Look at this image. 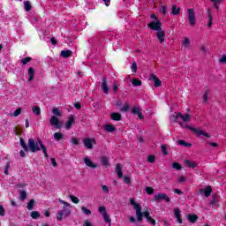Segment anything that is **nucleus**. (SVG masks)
I'll use <instances>...</instances> for the list:
<instances>
[{"label":"nucleus","mask_w":226,"mask_h":226,"mask_svg":"<svg viewBox=\"0 0 226 226\" xmlns=\"http://www.w3.org/2000/svg\"><path fill=\"white\" fill-rule=\"evenodd\" d=\"M99 213L102 215L105 223L111 226L112 219H110V216H109V213H107L105 207H99Z\"/></svg>","instance_id":"nucleus-6"},{"label":"nucleus","mask_w":226,"mask_h":226,"mask_svg":"<svg viewBox=\"0 0 226 226\" xmlns=\"http://www.w3.org/2000/svg\"><path fill=\"white\" fill-rule=\"evenodd\" d=\"M147 222H149V223H151V225H156V221H154V219H153V217H151L149 219V221H147Z\"/></svg>","instance_id":"nucleus-61"},{"label":"nucleus","mask_w":226,"mask_h":226,"mask_svg":"<svg viewBox=\"0 0 226 226\" xmlns=\"http://www.w3.org/2000/svg\"><path fill=\"white\" fill-rule=\"evenodd\" d=\"M111 119L113 121H121V114L115 112L111 114Z\"/></svg>","instance_id":"nucleus-29"},{"label":"nucleus","mask_w":226,"mask_h":226,"mask_svg":"<svg viewBox=\"0 0 226 226\" xmlns=\"http://www.w3.org/2000/svg\"><path fill=\"white\" fill-rule=\"evenodd\" d=\"M132 114L138 116L139 119H144V115H142V109L139 106L132 107L131 110Z\"/></svg>","instance_id":"nucleus-12"},{"label":"nucleus","mask_w":226,"mask_h":226,"mask_svg":"<svg viewBox=\"0 0 226 226\" xmlns=\"http://www.w3.org/2000/svg\"><path fill=\"white\" fill-rule=\"evenodd\" d=\"M81 210L87 215H91V210L87 209L86 207H81Z\"/></svg>","instance_id":"nucleus-47"},{"label":"nucleus","mask_w":226,"mask_h":226,"mask_svg":"<svg viewBox=\"0 0 226 226\" xmlns=\"http://www.w3.org/2000/svg\"><path fill=\"white\" fill-rule=\"evenodd\" d=\"M72 144H74V146H79V140L75 138H72L71 139Z\"/></svg>","instance_id":"nucleus-57"},{"label":"nucleus","mask_w":226,"mask_h":226,"mask_svg":"<svg viewBox=\"0 0 226 226\" xmlns=\"http://www.w3.org/2000/svg\"><path fill=\"white\" fill-rule=\"evenodd\" d=\"M102 189L104 193H109V186L107 185H102Z\"/></svg>","instance_id":"nucleus-58"},{"label":"nucleus","mask_w":226,"mask_h":226,"mask_svg":"<svg viewBox=\"0 0 226 226\" xmlns=\"http://www.w3.org/2000/svg\"><path fill=\"white\" fill-rule=\"evenodd\" d=\"M174 193H177V195H183V192L179 189H175Z\"/></svg>","instance_id":"nucleus-62"},{"label":"nucleus","mask_w":226,"mask_h":226,"mask_svg":"<svg viewBox=\"0 0 226 226\" xmlns=\"http://www.w3.org/2000/svg\"><path fill=\"white\" fill-rule=\"evenodd\" d=\"M84 162L85 165H87V167H89L90 169H96V167H98V165L93 162V161H91V159H89L88 157H85Z\"/></svg>","instance_id":"nucleus-17"},{"label":"nucleus","mask_w":226,"mask_h":226,"mask_svg":"<svg viewBox=\"0 0 226 226\" xmlns=\"http://www.w3.org/2000/svg\"><path fill=\"white\" fill-rule=\"evenodd\" d=\"M58 202L64 206L63 210L58 211L56 214V220L61 221L63 220V216H70L72 215V211L70 210L72 205L63 200H58Z\"/></svg>","instance_id":"nucleus-3"},{"label":"nucleus","mask_w":226,"mask_h":226,"mask_svg":"<svg viewBox=\"0 0 226 226\" xmlns=\"http://www.w3.org/2000/svg\"><path fill=\"white\" fill-rule=\"evenodd\" d=\"M200 195H205V197H211V193L213 192V189L211 186H207L205 188L200 189Z\"/></svg>","instance_id":"nucleus-13"},{"label":"nucleus","mask_w":226,"mask_h":226,"mask_svg":"<svg viewBox=\"0 0 226 226\" xmlns=\"http://www.w3.org/2000/svg\"><path fill=\"white\" fill-rule=\"evenodd\" d=\"M219 63H221V64H226V54L221 56Z\"/></svg>","instance_id":"nucleus-41"},{"label":"nucleus","mask_w":226,"mask_h":226,"mask_svg":"<svg viewBox=\"0 0 226 226\" xmlns=\"http://www.w3.org/2000/svg\"><path fill=\"white\" fill-rule=\"evenodd\" d=\"M116 167V173L117 177L121 179V177H123V167L121 166V164H117Z\"/></svg>","instance_id":"nucleus-23"},{"label":"nucleus","mask_w":226,"mask_h":226,"mask_svg":"<svg viewBox=\"0 0 226 226\" xmlns=\"http://www.w3.org/2000/svg\"><path fill=\"white\" fill-rule=\"evenodd\" d=\"M73 54V52H72V50L68 49V50H62L60 53L61 57L66 58V57H70V56H72Z\"/></svg>","instance_id":"nucleus-25"},{"label":"nucleus","mask_w":226,"mask_h":226,"mask_svg":"<svg viewBox=\"0 0 226 226\" xmlns=\"http://www.w3.org/2000/svg\"><path fill=\"white\" fill-rule=\"evenodd\" d=\"M10 170V164H6L5 165V170H4V174L6 175V176H8V170Z\"/></svg>","instance_id":"nucleus-60"},{"label":"nucleus","mask_w":226,"mask_h":226,"mask_svg":"<svg viewBox=\"0 0 226 226\" xmlns=\"http://www.w3.org/2000/svg\"><path fill=\"white\" fill-rule=\"evenodd\" d=\"M40 146L42 149V152L44 153L45 158H49V154H47V147L43 145V142L41 140H38V143L34 141V139H28V149L31 151V153H36L41 150Z\"/></svg>","instance_id":"nucleus-2"},{"label":"nucleus","mask_w":226,"mask_h":226,"mask_svg":"<svg viewBox=\"0 0 226 226\" xmlns=\"http://www.w3.org/2000/svg\"><path fill=\"white\" fill-rule=\"evenodd\" d=\"M155 34L160 43H163L165 41V32L162 28L155 32Z\"/></svg>","instance_id":"nucleus-16"},{"label":"nucleus","mask_w":226,"mask_h":226,"mask_svg":"<svg viewBox=\"0 0 226 226\" xmlns=\"http://www.w3.org/2000/svg\"><path fill=\"white\" fill-rule=\"evenodd\" d=\"M73 123H75V117H73V116L69 117L68 120L65 123L66 130H70V128H72V124H73Z\"/></svg>","instance_id":"nucleus-19"},{"label":"nucleus","mask_w":226,"mask_h":226,"mask_svg":"<svg viewBox=\"0 0 226 226\" xmlns=\"http://www.w3.org/2000/svg\"><path fill=\"white\" fill-rule=\"evenodd\" d=\"M131 70L132 72V73H137V63L133 62L132 66H131Z\"/></svg>","instance_id":"nucleus-46"},{"label":"nucleus","mask_w":226,"mask_h":226,"mask_svg":"<svg viewBox=\"0 0 226 226\" xmlns=\"http://www.w3.org/2000/svg\"><path fill=\"white\" fill-rule=\"evenodd\" d=\"M177 144H179V146H185V147H192V144L186 143V141L183 139L178 140Z\"/></svg>","instance_id":"nucleus-35"},{"label":"nucleus","mask_w":226,"mask_h":226,"mask_svg":"<svg viewBox=\"0 0 226 226\" xmlns=\"http://www.w3.org/2000/svg\"><path fill=\"white\" fill-rule=\"evenodd\" d=\"M185 163L187 167H189V169H195V167H197V162H195L185 160Z\"/></svg>","instance_id":"nucleus-27"},{"label":"nucleus","mask_w":226,"mask_h":226,"mask_svg":"<svg viewBox=\"0 0 226 226\" xmlns=\"http://www.w3.org/2000/svg\"><path fill=\"white\" fill-rule=\"evenodd\" d=\"M187 19L189 20L190 26H193L197 24V17L195 16V10L187 9Z\"/></svg>","instance_id":"nucleus-7"},{"label":"nucleus","mask_w":226,"mask_h":226,"mask_svg":"<svg viewBox=\"0 0 226 226\" xmlns=\"http://www.w3.org/2000/svg\"><path fill=\"white\" fill-rule=\"evenodd\" d=\"M187 218L191 223H195V222H197L199 220V216H197V215H193V214H188Z\"/></svg>","instance_id":"nucleus-21"},{"label":"nucleus","mask_w":226,"mask_h":226,"mask_svg":"<svg viewBox=\"0 0 226 226\" xmlns=\"http://www.w3.org/2000/svg\"><path fill=\"white\" fill-rule=\"evenodd\" d=\"M20 146L21 147H23V149L25 151H29V147H27V146L26 145V142H24V139H20Z\"/></svg>","instance_id":"nucleus-44"},{"label":"nucleus","mask_w":226,"mask_h":226,"mask_svg":"<svg viewBox=\"0 0 226 226\" xmlns=\"http://www.w3.org/2000/svg\"><path fill=\"white\" fill-rule=\"evenodd\" d=\"M104 130L108 133H112L113 132H116V127L110 124H107L104 125Z\"/></svg>","instance_id":"nucleus-20"},{"label":"nucleus","mask_w":226,"mask_h":226,"mask_svg":"<svg viewBox=\"0 0 226 226\" xmlns=\"http://www.w3.org/2000/svg\"><path fill=\"white\" fill-rule=\"evenodd\" d=\"M147 26L152 29V31L158 32L162 30V22L160 20L152 21L147 24Z\"/></svg>","instance_id":"nucleus-8"},{"label":"nucleus","mask_w":226,"mask_h":226,"mask_svg":"<svg viewBox=\"0 0 226 226\" xmlns=\"http://www.w3.org/2000/svg\"><path fill=\"white\" fill-rule=\"evenodd\" d=\"M32 112L35 114V116H40V114H41V109H40V107L34 106V108H32Z\"/></svg>","instance_id":"nucleus-31"},{"label":"nucleus","mask_w":226,"mask_h":226,"mask_svg":"<svg viewBox=\"0 0 226 226\" xmlns=\"http://www.w3.org/2000/svg\"><path fill=\"white\" fill-rule=\"evenodd\" d=\"M124 183H125V185H130L132 183V179L128 176H124Z\"/></svg>","instance_id":"nucleus-51"},{"label":"nucleus","mask_w":226,"mask_h":226,"mask_svg":"<svg viewBox=\"0 0 226 226\" xmlns=\"http://www.w3.org/2000/svg\"><path fill=\"white\" fill-rule=\"evenodd\" d=\"M113 91L114 93H117V85L116 83L113 84Z\"/></svg>","instance_id":"nucleus-64"},{"label":"nucleus","mask_w":226,"mask_h":226,"mask_svg":"<svg viewBox=\"0 0 226 226\" xmlns=\"http://www.w3.org/2000/svg\"><path fill=\"white\" fill-rule=\"evenodd\" d=\"M216 202H218V195L214 194V195L212 196L211 204H216Z\"/></svg>","instance_id":"nucleus-50"},{"label":"nucleus","mask_w":226,"mask_h":226,"mask_svg":"<svg viewBox=\"0 0 226 226\" xmlns=\"http://www.w3.org/2000/svg\"><path fill=\"white\" fill-rule=\"evenodd\" d=\"M171 117L172 119H174V121H177V119L180 118L184 123H190V121L192 120V115L182 113H175L172 115Z\"/></svg>","instance_id":"nucleus-5"},{"label":"nucleus","mask_w":226,"mask_h":226,"mask_svg":"<svg viewBox=\"0 0 226 226\" xmlns=\"http://www.w3.org/2000/svg\"><path fill=\"white\" fill-rule=\"evenodd\" d=\"M155 160H156V159H155L154 155H149L148 158H147V162H148L149 163H154V161H155Z\"/></svg>","instance_id":"nucleus-52"},{"label":"nucleus","mask_w":226,"mask_h":226,"mask_svg":"<svg viewBox=\"0 0 226 226\" xmlns=\"http://www.w3.org/2000/svg\"><path fill=\"white\" fill-rule=\"evenodd\" d=\"M121 110L122 112H128V110H130V104L128 103L124 104Z\"/></svg>","instance_id":"nucleus-43"},{"label":"nucleus","mask_w":226,"mask_h":226,"mask_svg":"<svg viewBox=\"0 0 226 226\" xmlns=\"http://www.w3.org/2000/svg\"><path fill=\"white\" fill-rule=\"evenodd\" d=\"M33 207H34V200H31L26 206L28 211L33 210Z\"/></svg>","instance_id":"nucleus-37"},{"label":"nucleus","mask_w":226,"mask_h":226,"mask_svg":"<svg viewBox=\"0 0 226 226\" xmlns=\"http://www.w3.org/2000/svg\"><path fill=\"white\" fill-rule=\"evenodd\" d=\"M180 126L181 128H185V129H187V130H191V132H193V133H196L197 134V137H200L203 135V137H206L207 139H209V137H211V135H209V133L204 132L203 130L201 129H197L195 127H192L190 126V124H183V123H180Z\"/></svg>","instance_id":"nucleus-4"},{"label":"nucleus","mask_w":226,"mask_h":226,"mask_svg":"<svg viewBox=\"0 0 226 226\" xmlns=\"http://www.w3.org/2000/svg\"><path fill=\"white\" fill-rule=\"evenodd\" d=\"M49 123L51 126H56L58 130L63 128V123H61L59 121V118H57L56 117H51Z\"/></svg>","instance_id":"nucleus-9"},{"label":"nucleus","mask_w":226,"mask_h":226,"mask_svg":"<svg viewBox=\"0 0 226 226\" xmlns=\"http://www.w3.org/2000/svg\"><path fill=\"white\" fill-rule=\"evenodd\" d=\"M21 112H22V109L19 108L11 116H13V117H18V116H20Z\"/></svg>","instance_id":"nucleus-40"},{"label":"nucleus","mask_w":226,"mask_h":226,"mask_svg":"<svg viewBox=\"0 0 226 226\" xmlns=\"http://www.w3.org/2000/svg\"><path fill=\"white\" fill-rule=\"evenodd\" d=\"M131 206L133 207L134 210L136 211V216L138 218V222H142V219L145 217L147 221H149L152 217L149 214V211H145L142 213V207L140 204L135 202V199L130 200Z\"/></svg>","instance_id":"nucleus-1"},{"label":"nucleus","mask_w":226,"mask_h":226,"mask_svg":"<svg viewBox=\"0 0 226 226\" xmlns=\"http://www.w3.org/2000/svg\"><path fill=\"white\" fill-rule=\"evenodd\" d=\"M101 163L104 167H109V159L105 156L101 157Z\"/></svg>","instance_id":"nucleus-33"},{"label":"nucleus","mask_w":226,"mask_h":226,"mask_svg":"<svg viewBox=\"0 0 226 226\" xmlns=\"http://www.w3.org/2000/svg\"><path fill=\"white\" fill-rule=\"evenodd\" d=\"M185 181H186V177H180L178 178V183H185Z\"/></svg>","instance_id":"nucleus-63"},{"label":"nucleus","mask_w":226,"mask_h":226,"mask_svg":"<svg viewBox=\"0 0 226 226\" xmlns=\"http://www.w3.org/2000/svg\"><path fill=\"white\" fill-rule=\"evenodd\" d=\"M52 112H53L54 116H58V117H61V112L59 111V109L55 108L52 109Z\"/></svg>","instance_id":"nucleus-45"},{"label":"nucleus","mask_w":226,"mask_h":226,"mask_svg":"<svg viewBox=\"0 0 226 226\" xmlns=\"http://www.w3.org/2000/svg\"><path fill=\"white\" fill-rule=\"evenodd\" d=\"M132 86H134V87H139L140 86H142V81L139 80V79H132Z\"/></svg>","instance_id":"nucleus-30"},{"label":"nucleus","mask_w":226,"mask_h":226,"mask_svg":"<svg viewBox=\"0 0 226 226\" xmlns=\"http://www.w3.org/2000/svg\"><path fill=\"white\" fill-rule=\"evenodd\" d=\"M0 215L4 216V207H3V205H0Z\"/></svg>","instance_id":"nucleus-59"},{"label":"nucleus","mask_w":226,"mask_h":226,"mask_svg":"<svg viewBox=\"0 0 226 226\" xmlns=\"http://www.w3.org/2000/svg\"><path fill=\"white\" fill-rule=\"evenodd\" d=\"M162 13H163V15H165V13H167V7L165 5H162L160 8Z\"/></svg>","instance_id":"nucleus-55"},{"label":"nucleus","mask_w":226,"mask_h":226,"mask_svg":"<svg viewBox=\"0 0 226 226\" xmlns=\"http://www.w3.org/2000/svg\"><path fill=\"white\" fill-rule=\"evenodd\" d=\"M34 79V69L30 67L28 69V82H31Z\"/></svg>","instance_id":"nucleus-26"},{"label":"nucleus","mask_w":226,"mask_h":226,"mask_svg":"<svg viewBox=\"0 0 226 226\" xmlns=\"http://www.w3.org/2000/svg\"><path fill=\"white\" fill-rule=\"evenodd\" d=\"M148 80H153L154 87H160L162 86V80L154 74H151Z\"/></svg>","instance_id":"nucleus-14"},{"label":"nucleus","mask_w":226,"mask_h":226,"mask_svg":"<svg viewBox=\"0 0 226 226\" xmlns=\"http://www.w3.org/2000/svg\"><path fill=\"white\" fill-rule=\"evenodd\" d=\"M102 89L105 94H109V86L107 85V79H102Z\"/></svg>","instance_id":"nucleus-22"},{"label":"nucleus","mask_w":226,"mask_h":226,"mask_svg":"<svg viewBox=\"0 0 226 226\" xmlns=\"http://www.w3.org/2000/svg\"><path fill=\"white\" fill-rule=\"evenodd\" d=\"M208 96H209V94H207V92L204 94L203 101L205 102V103L207 102V100H209Z\"/></svg>","instance_id":"nucleus-56"},{"label":"nucleus","mask_w":226,"mask_h":226,"mask_svg":"<svg viewBox=\"0 0 226 226\" xmlns=\"http://www.w3.org/2000/svg\"><path fill=\"white\" fill-rule=\"evenodd\" d=\"M161 149L165 155L169 154V152H167V147L165 145H162Z\"/></svg>","instance_id":"nucleus-53"},{"label":"nucleus","mask_w":226,"mask_h":226,"mask_svg":"<svg viewBox=\"0 0 226 226\" xmlns=\"http://www.w3.org/2000/svg\"><path fill=\"white\" fill-rule=\"evenodd\" d=\"M27 197V193H26V191H21L19 194L20 200H25V199Z\"/></svg>","instance_id":"nucleus-42"},{"label":"nucleus","mask_w":226,"mask_h":226,"mask_svg":"<svg viewBox=\"0 0 226 226\" xmlns=\"http://www.w3.org/2000/svg\"><path fill=\"white\" fill-rule=\"evenodd\" d=\"M182 45L183 47H185V49H190V46H191L190 39L188 37H185L182 41Z\"/></svg>","instance_id":"nucleus-28"},{"label":"nucleus","mask_w":226,"mask_h":226,"mask_svg":"<svg viewBox=\"0 0 226 226\" xmlns=\"http://www.w3.org/2000/svg\"><path fill=\"white\" fill-rule=\"evenodd\" d=\"M155 202H160V200H165V202H170V198L165 193H158L154 196Z\"/></svg>","instance_id":"nucleus-11"},{"label":"nucleus","mask_w":226,"mask_h":226,"mask_svg":"<svg viewBox=\"0 0 226 226\" xmlns=\"http://www.w3.org/2000/svg\"><path fill=\"white\" fill-rule=\"evenodd\" d=\"M31 217L34 219V220H36L38 218H40V213H38V211H33L31 213Z\"/></svg>","instance_id":"nucleus-39"},{"label":"nucleus","mask_w":226,"mask_h":226,"mask_svg":"<svg viewBox=\"0 0 226 226\" xmlns=\"http://www.w3.org/2000/svg\"><path fill=\"white\" fill-rule=\"evenodd\" d=\"M173 169H176L177 170H181V164L179 162H174L172 164Z\"/></svg>","instance_id":"nucleus-49"},{"label":"nucleus","mask_w":226,"mask_h":226,"mask_svg":"<svg viewBox=\"0 0 226 226\" xmlns=\"http://www.w3.org/2000/svg\"><path fill=\"white\" fill-rule=\"evenodd\" d=\"M30 61H31V57H26L21 59L22 64H27V63H29Z\"/></svg>","instance_id":"nucleus-54"},{"label":"nucleus","mask_w":226,"mask_h":226,"mask_svg":"<svg viewBox=\"0 0 226 226\" xmlns=\"http://www.w3.org/2000/svg\"><path fill=\"white\" fill-rule=\"evenodd\" d=\"M69 199L73 202V204H79L80 202V200H79L77 196L69 195Z\"/></svg>","instance_id":"nucleus-34"},{"label":"nucleus","mask_w":226,"mask_h":226,"mask_svg":"<svg viewBox=\"0 0 226 226\" xmlns=\"http://www.w3.org/2000/svg\"><path fill=\"white\" fill-rule=\"evenodd\" d=\"M174 215H175V218L177 219V221L179 223H183V219H181V211L179 210V208H177V207L174 208Z\"/></svg>","instance_id":"nucleus-18"},{"label":"nucleus","mask_w":226,"mask_h":226,"mask_svg":"<svg viewBox=\"0 0 226 226\" xmlns=\"http://www.w3.org/2000/svg\"><path fill=\"white\" fill-rule=\"evenodd\" d=\"M211 3H214V8H215V10H219L220 6H218V4H220V3H222V0H210Z\"/></svg>","instance_id":"nucleus-38"},{"label":"nucleus","mask_w":226,"mask_h":226,"mask_svg":"<svg viewBox=\"0 0 226 226\" xmlns=\"http://www.w3.org/2000/svg\"><path fill=\"white\" fill-rule=\"evenodd\" d=\"M83 143L87 149H93V146L96 144V140L94 139L87 138L83 140Z\"/></svg>","instance_id":"nucleus-10"},{"label":"nucleus","mask_w":226,"mask_h":226,"mask_svg":"<svg viewBox=\"0 0 226 226\" xmlns=\"http://www.w3.org/2000/svg\"><path fill=\"white\" fill-rule=\"evenodd\" d=\"M171 11L172 15H179V13H181V8L178 7L177 4L172 5Z\"/></svg>","instance_id":"nucleus-24"},{"label":"nucleus","mask_w":226,"mask_h":226,"mask_svg":"<svg viewBox=\"0 0 226 226\" xmlns=\"http://www.w3.org/2000/svg\"><path fill=\"white\" fill-rule=\"evenodd\" d=\"M207 27H212L213 26V11L211 10V8H208L207 10Z\"/></svg>","instance_id":"nucleus-15"},{"label":"nucleus","mask_w":226,"mask_h":226,"mask_svg":"<svg viewBox=\"0 0 226 226\" xmlns=\"http://www.w3.org/2000/svg\"><path fill=\"white\" fill-rule=\"evenodd\" d=\"M24 6H25L26 11H31V2L30 1H25Z\"/></svg>","instance_id":"nucleus-36"},{"label":"nucleus","mask_w":226,"mask_h":226,"mask_svg":"<svg viewBox=\"0 0 226 226\" xmlns=\"http://www.w3.org/2000/svg\"><path fill=\"white\" fill-rule=\"evenodd\" d=\"M146 192L148 195H153V193H154V189H153V187H147Z\"/></svg>","instance_id":"nucleus-48"},{"label":"nucleus","mask_w":226,"mask_h":226,"mask_svg":"<svg viewBox=\"0 0 226 226\" xmlns=\"http://www.w3.org/2000/svg\"><path fill=\"white\" fill-rule=\"evenodd\" d=\"M53 137H54L55 140L59 141V140H62L64 135H63L62 132H55V133L53 134Z\"/></svg>","instance_id":"nucleus-32"}]
</instances>
